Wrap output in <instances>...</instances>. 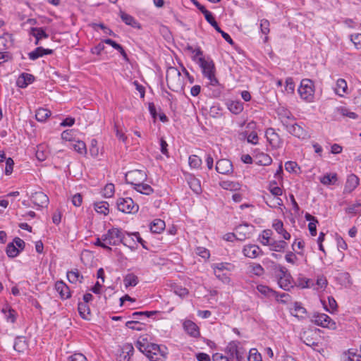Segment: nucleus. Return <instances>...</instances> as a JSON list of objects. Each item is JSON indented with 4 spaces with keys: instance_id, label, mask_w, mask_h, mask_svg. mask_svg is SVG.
Returning <instances> with one entry per match:
<instances>
[{
    "instance_id": "nucleus-25",
    "label": "nucleus",
    "mask_w": 361,
    "mask_h": 361,
    "mask_svg": "<svg viewBox=\"0 0 361 361\" xmlns=\"http://www.w3.org/2000/svg\"><path fill=\"white\" fill-rule=\"evenodd\" d=\"M28 347L27 341L24 336H18L15 339L13 348L15 350L23 353L24 352Z\"/></svg>"
},
{
    "instance_id": "nucleus-30",
    "label": "nucleus",
    "mask_w": 361,
    "mask_h": 361,
    "mask_svg": "<svg viewBox=\"0 0 361 361\" xmlns=\"http://www.w3.org/2000/svg\"><path fill=\"white\" fill-rule=\"evenodd\" d=\"M288 244L284 240H273L269 245L270 250L274 252H283Z\"/></svg>"
},
{
    "instance_id": "nucleus-48",
    "label": "nucleus",
    "mask_w": 361,
    "mask_h": 361,
    "mask_svg": "<svg viewBox=\"0 0 361 361\" xmlns=\"http://www.w3.org/2000/svg\"><path fill=\"white\" fill-rule=\"evenodd\" d=\"M202 164V159L197 155L189 157V165L194 169H199Z\"/></svg>"
},
{
    "instance_id": "nucleus-14",
    "label": "nucleus",
    "mask_w": 361,
    "mask_h": 361,
    "mask_svg": "<svg viewBox=\"0 0 361 361\" xmlns=\"http://www.w3.org/2000/svg\"><path fill=\"white\" fill-rule=\"evenodd\" d=\"M240 342L238 341H233L228 343L227 346L225 348L226 356L229 358L231 361H235V356L239 349Z\"/></svg>"
},
{
    "instance_id": "nucleus-35",
    "label": "nucleus",
    "mask_w": 361,
    "mask_h": 361,
    "mask_svg": "<svg viewBox=\"0 0 361 361\" xmlns=\"http://www.w3.org/2000/svg\"><path fill=\"white\" fill-rule=\"evenodd\" d=\"M67 279L70 283H76L77 281L82 283L83 276L80 274L78 269H75V271L67 272Z\"/></svg>"
},
{
    "instance_id": "nucleus-58",
    "label": "nucleus",
    "mask_w": 361,
    "mask_h": 361,
    "mask_svg": "<svg viewBox=\"0 0 361 361\" xmlns=\"http://www.w3.org/2000/svg\"><path fill=\"white\" fill-rule=\"evenodd\" d=\"M274 230L280 235H281L286 230L283 228V224L282 221L276 219L272 225Z\"/></svg>"
},
{
    "instance_id": "nucleus-64",
    "label": "nucleus",
    "mask_w": 361,
    "mask_h": 361,
    "mask_svg": "<svg viewBox=\"0 0 361 361\" xmlns=\"http://www.w3.org/2000/svg\"><path fill=\"white\" fill-rule=\"evenodd\" d=\"M252 271L256 276H262L264 273V268L259 264H253L252 265Z\"/></svg>"
},
{
    "instance_id": "nucleus-37",
    "label": "nucleus",
    "mask_w": 361,
    "mask_h": 361,
    "mask_svg": "<svg viewBox=\"0 0 361 361\" xmlns=\"http://www.w3.org/2000/svg\"><path fill=\"white\" fill-rule=\"evenodd\" d=\"M94 209L97 213L106 215L109 214V204L106 202H100L94 204Z\"/></svg>"
},
{
    "instance_id": "nucleus-2",
    "label": "nucleus",
    "mask_w": 361,
    "mask_h": 361,
    "mask_svg": "<svg viewBox=\"0 0 361 361\" xmlns=\"http://www.w3.org/2000/svg\"><path fill=\"white\" fill-rule=\"evenodd\" d=\"M146 356L150 361H164L168 354L167 348L156 343H150L145 348Z\"/></svg>"
},
{
    "instance_id": "nucleus-60",
    "label": "nucleus",
    "mask_w": 361,
    "mask_h": 361,
    "mask_svg": "<svg viewBox=\"0 0 361 361\" xmlns=\"http://www.w3.org/2000/svg\"><path fill=\"white\" fill-rule=\"evenodd\" d=\"M104 44H105V43L104 42V40L100 42L99 44H97L96 46H94V47H92L91 49V52L93 54H97V55L101 54L102 52L105 49V45Z\"/></svg>"
},
{
    "instance_id": "nucleus-20",
    "label": "nucleus",
    "mask_w": 361,
    "mask_h": 361,
    "mask_svg": "<svg viewBox=\"0 0 361 361\" xmlns=\"http://www.w3.org/2000/svg\"><path fill=\"white\" fill-rule=\"evenodd\" d=\"M30 34L35 38V44L36 45L39 44L41 39L49 37V35L45 32L43 27H31Z\"/></svg>"
},
{
    "instance_id": "nucleus-6",
    "label": "nucleus",
    "mask_w": 361,
    "mask_h": 361,
    "mask_svg": "<svg viewBox=\"0 0 361 361\" xmlns=\"http://www.w3.org/2000/svg\"><path fill=\"white\" fill-rule=\"evenodd\" d=\"M298 92L302 99L311 101L314 92L313 82L310 79L302 80Z\"/></svg>"
},
{
    "instance_id": "nucleus-31",
    "label": "nucleus",
    "mask_w": 361,
    "mask_h": 361,
    "mask_svg": "<svg viewBox=\"0 0 361 361\" xmlns=\"http://www.w3.org/2000/svg\"><path fill=\"white\" fill-rule=\"evenodd\" d=\"M293 312H291V314L297 317L300 318H305L307 311L305 307L302 306V304L300 302H295L294 303V309Z\"/></svg>"
},
{
    "instance_id": "nucleus-5",
    "label": "nucleus",
    "mask_w": 361,
    "mask_h": 361,
    "mask_svg": "<svg viewBox=\"0 0 361 361\" xmlns=\"http://www.w3.org/2000/svg\"><path fill=\"white\" fill-rule=\"evenodd\" d=\"M147 178L146 172L142 170L130 171L127 172L125 176L126 183L130 184L134 187L146 180Z\"/></svg>"
},
{
    "instance_id": "nucleus-1",
    "label": "nucleus",
    "mask_w": 361,
    "mask_h": 361,
    "mask_svg": "<svg viewBox=\"0 0 361 361\" xmlns=\"http://www.w3.org/2000/svg\"><path fill=\"white\" fill-rule=\"evenodd\" d=\"M185 50L190 53L192 61L199 65L200 68H214V63L213 61L209 56H205L203 54V51L201 50L200 47H197L194 48L190 45H188L185 48Z\"/></svg>"
},
{
    "instance_id": "nucleus-27",
    "label": "nucleus",
    "mask_w": 361,
    "mask_h": 361,
    "mask_svg": "<svg viewBox=\"0 0 361 361\" xmlns=\"http://www.w3.org/2000/svg\"><path fill=\"white\" fill-rule=\"evenodd\" d=\"M257 290L265 297H279V293L277 292L265 285H258L257 286Z\"/></svg>"
},
{
    "instance_id": "nucleus-3",
    "label": "nucleus",
    "mask_w": 361,
    "mask_h": 361,
    "mask_svg": "<svg viewBox=\"0 0 361 361\" xmlns=\"http://www.w3.org/2000/svg\"><path fill=\"white\" fill-rule=\"evenodd\" d=\"M282 123L288 133L302 140L310 137V135L305 126L296 123L290 124L286 121H282Z\"/></svg>"
},
{
    "instance_id": "nucleus-38",
    "label": "nucleus",
    "mask_w": 361,
    "mask_h": 361,
    "mask_svg": "<svg viewBox=\"0 0 361 361\" xmlns=\"http://www.w3.org/2000/svg\"><path fill=\"white\" fill-rule=\"evenodd\" d=\"M73 148L78 154L85 155L87 154L86 145L83 141L78 140L72 145Z\"/></svg>"
},
{
    "instance_id": "nucleus-53",
    "label": "nucleus",
    "mask_w": 361,
    "mask_h": 361,
    "mask_svg": "<svg viewBox=\"0 0 361 361\" xmlns=\"http://www.w3.org/2000/svg\"><path fill=\"white\" fill-rule=\"evenodd\" d=\"M248 361H262L261 354L255 348L250 350V355L247 357Z\"/></svg>"
},
{
    "instance_id": "nucleus-59",
    "label": "nucleus",
    "mask_w": 361,
    "mask_h": 361,
    "mask_svg": "<svg viewBox=\"0 0 361 361\" xmlns=\"http://www.w3.org/2000/svg\"><path fill=\"white\" fill-rule=\"evenodd\" d=\"M173 292L175 294L181 298L185 297L188 295L189 293L187 288L178 286H176L173 288Z\"/></svg>"
},
{
    "instance_id": "nucleus-63",
    "label": "nucleus",
    "mask_w": 361,
    "mask_h": 361,
    "mask_svg": "<svg viewBox=\"0 0 361 361\" xmlns=\"http://www.w3.org/2000/svg\"><path fill=\"white\" fill-rule=\"evenodd\" d=\"M350 40L353 42L357 49L361 48V33L351 35Z\"/></svg>"
},
{
    "instance_id": "nucleus-26",
    "label": "nucleus",
    "mask_w": 361,
    "mask_h": 361,
    "mask_svg": "<svg viewBox=\"0 0 361 361\" xmlns=\"http://www.w3.org/2000/svg\"><path fill=\"white\" fill-rule=\"evenodd\" d=\"M78 310L80 316L86 320L90 319V309L87 304L85 302H79L78 305Z\"/></svg>"
},
{
    "instance_id": "nucleus-4",
    "label": "nucleus",
    "mask_w": 361,
    "mask_h": 361,
    "mask_svg": "<svg viewBox=\"0 0 361 361\" xmlns=\"http://www.w3.org/2000/svg\"><path fill=\"white\" fill-rule=\"evenodd\" d=\"M128 233L123 231L121 228H112L108 230V236H109V245H118L120 243L128 245V239L125 235Z\"/></svg>"
},
{
    "instance_id": "nucleus-52",
    "label": "nucleus",
    "mask_w": 361,
    "mask_h": 361,
    "mask_svg": "<svg viewBox=\"0 0 361 361\" xmlns=\"http://www.w3.org/2000/svg\"><path fill=\"white\" fill-rule=\"evenodd\" d=\"M47 152L45 151L44 147L42 145L37 147V149L36 151V158L40 161H44L47 157Z\"/></svg>"
},
{
    "instance_id": "nucleus-13",
    "label": "nucleus",
    "mask_w": 361,
    "mask_h": 361,
    "mask_svg": "<svg viewBox=\"0 0 361 361\" xmlns=\"http://www.w3.org/2000/svg\"><path fill=\"white\" fill-rule=\"evenodd\" d=\"M231 266V265L230 264L226 263V262H221V263L214 264L213 265V269H214L215 276L219 279H220L221 281H224V279H227V277H226V274L223 273V271L231 270V268H230Z\"/></svg>"
},
{
    "instance_id": "nucleus-24",
    "label": "nucleus",
    "mask_w": 361,
    "mask_h": 361,
    "mask_svg": "<svg viewBox=\"0 0 361 361\" xmlns=\"http://www.w3.org/2000/svg\"><path fill=\"white\" fill-rule=\"evenodd\" d=\"M204 77L209 80V84L212 86L220 85L219 82L216 77V69H202Z\"/></svg>"
},
{
    "instance_id": "nucleus-16",
    "label": "nucleus",
    "mask_w": 361,
    "mask_h": 361,
    "mask_svg": "<svg viewBox=\"0 0 361 361\" xmlns=\"http://www.w3.org/2000/svg\"><path fill=\"white\" fill-rule=\"evenodd\" d=\"M243 252L245 257L250 258H256L259 255L263 254L259 247L256 245H247L244 246Z\"/></svg>"
},
{
    "instance_id": "nucleus-46",
    "label": "nucleus",
    "mask_w": 361,
    "mask_h": 361,
    "mask_svg": "<svg viewBox=\"0 0 361 361\" xmlns=\"http://www.w3.org/2000/svg\"><path fill=\"white\" fill-rule=\"evenodd\" d=\"M338 112L343 116L348 117L352 119H355L357 118V115L353 111H350L348 108L344 106H341L337 109Z\"/></svg>"
},
{
    "instance_id": "nucleus-44",
    "label": "nucleus",
    "mask_w": 361,
    "mask_h": 361,
    "mask_svg": "<svg viewBox=\"0 0 361 361\" xmlns=\"http://www.w3.org/2000/svg\"><path fill=\"white\" fill-rule=\"evenodd\" d=\"M328 302H329V308L327 307V306L325 303V301L322 300V302L324 305V309L329 312H333L334 311L336 310L337 307H338L337 302H336V300L332 296L328 297Z\"/></svg>"
},
{
    "instance_id": "nucleus-29",
    "label": "nucleus",
    "mask_w": 361,
    "mask_h": 361,
    "mask_svg": "<svg viewBox=\"0 0 361 361\" xmlns=\"http://www.w3.org/2000/svg\"><path fill=\"white\" fill-rule=\"evenodd\" d=\"M337 180L336 173H326L320 178V182L325 185H334Z\"/></svg>"
},
{
    "instance_id": "nucleus-40",
    "label": "nucleus",
    "mask_w": 361,
    "mask_h": 361,
    "mask_svg": "<svg viewBox=\"0 0 361 361\" xmlns=\"http://www.w3.org/2000/svg\"><path fill=\"white\" fill-rule=\"evenodd\" d=\"M346 89L347 83L345 80L343 79H338L336 82V87L335 89L336 93L339 96H342L343 94L345 92Z\"/></svg>"
},
{
    "instance_id": "nucleus-28",
    "label": "nucleus",
    "mask_w": 361,
    "mask_h": 361,
    "mask_svg": "<svg viewBox=\"0 0 361 361\" xmlns=\"http://www.w3.org/2000/svg\"><path fill=\"white\" fill-rule=\"evenodd\" d=\"M165 228V222L161 219H154L150 224V230L152 233H159Z\"/></svg>"
},
{
    "instance_id": "nucleus-51",
    "label": "nucleus",
    "mask_w": 361,
    "mask_h": 361,
    "mask_svg": "<svg viewBox=\"0 0 361 361\" xmlns=\"http://www.w3.org/2000/svg\"><path fill=\"white\" fill-rule=\"evenodd\" d=\"M276 183L273 181L269 184V191L270 192L274 195V197H278V196H281L283 193L282 189L280 187L276 186Z\"/></svg>"
},
{
    "instance_id": "nucleus-41",
    "label": "nucleus",
    "mask_w": 361,
    "mask_h": 361,
    "mask_svg": "<svg viewBox=\"0 0 361 361\" xmlns=\"http://www.w3.org/2000/svg\"><path fill=\"white\" fill-rule=\"evenodd\" d=\"M157 312V311L135 312L132 314V317L135 320L142 319V317L149 318L151 316L156 314Z\"/></svg>"
},
{
    "instance_id": "nucleus-42",
    "label": "nucleus",
    "mask_w": 361,
    "mask_h": 361,
    "mask_svg": "<svg viewBox=\"0 0 361 361\" xmlns=\"http://www.w3.org/2000/svg\"><path fill=\"white\" fill-rule=\"evenodd\" d=\"M229 111L234 114H238L243 111V105L238 102H231L228 104Z\"/></svg>"
},
{
    "instance_id": "nucleus-11",
    "label": "nucleus",
    "mask_w": 361,
    "mask_h": 361,
    "mask_svg": "<svg viewBox=\"0 0 361 361\" xmlns=\"http://www.w3.org/2000/svg\"><path fill=\"white\" fill-rule=\"evenodd\" d=\"M252 226L245 223L243 224L238 225L235 228L236 240L243 241L246 238H250L252 233Z\"/></svg>"
},
{
    "instance_id": "nucleus-18",
    "label": "nucleus",
    "mask_w": 361,
    "mask_h": 361,
    "mask_svg": "<svg viewBox=\"0 0 361 361\" xmlns=\"http://www.w3.org/2000/svg\"><path fill=\"white\" fill-rule=\"evenodd\" d=\"M359 185V178L355 174H350L348 176L347 180L344 187V193H350Z\"/></svg>"
},
{
    "instance_id": "nucleus-34",
    "label": "nucleus",
    "mask_w": 361,
    "mask_h": 361,
    "mask_svg": "<svg viewBox=\"0 0 361 361\" xmlns=\"http://www.w3.org/2000/svg\"><path fill=\"white\" fill-rule=\"evenodd\" d=\"M134 189L142 194L149 195L153 193V188L148 184H145L143 182L142 183H139L136 187H134Z\"/></svg>"
},
{
    "instance_id": "nucleus-57",
    "label": "nucleus",
    "mask_w": 361,
    "mask_h": 361,
    "mask_svg": "<svg viewBox=\"0 0 361 361\" xmlns=\"http://www.w3.org/2000/svg\"><path fill=\"white\" fill-rule=\"evenodd\" d=\"M205 13L203 14L205 20L214 27L215 28L217 27L218 23L216 21L214 17L213 16V14L210 11L204 12Z\"/></svg>"
},
{
    "instance_id": "nucleus-32",
    "label": "nucleus",
    "mask_w": 361,
    "mask_h": 361,
    "mask_svg": "<svg viewBox=\"0 0 361 361\" xmlns=\"http://www.w3.org/2000/svg\"><path fill=\"white\" fill-rule=\"evenodd\" d=\"M51 116V111L47 109L39 108L37 110L35 118L38 121H45Z\"/></svg>"
},
{
    "instance_id": "nucleus-47",
    "label": "nucleus",
    "mask_w": 361,
    "mask_h": 361,
    "mask_svg": "<svg viewBox=\"0 0 361 361\" xmlns=\"http://www.w3.org/2000/svg\"><path fill=\"white\" fill-rule=\"evenodd\" d=\"M181 75V72L180 69H167L166 70V80L169 82L170 79H173L177 78L178 80H180V78Z\"/></svg>"
},
{
    "instance_id": "nucleus-62",
    "label": "nucleus",
    "mask_w": 361,
    "mask_h": 361,
    "mask_svg": "<svg viewBox=\"0 0 361 361\" xmlns=\"http://www.w3.org/2000/svg\"><path fill=\"white\" fill-rule=\"evenodd\" d=\"M196 254L204 259H207L210 257L209 251L207 249L202 247H198L196 248Z\"/></svg>"
},
{
    "instance_id": "nucleus-39",
    "label": "nucleus",
    "mask_w": 361,
    "mask_h": 361,
    "mask_svg": "<svg viewBox=\"0 0 361 361\" xmlns=\"http://www.w3.org/2000/svg\"><path fill=\"white\" fill-rule=\"evenodd\" d=\"M188 184L190 185V188L196 194H200L202 192L200 181L197 178L194 177L191 178L188 181Z\"/></svg>"
},
{
    "instance_id": "nucleus-7",
    "label": "nucleus",
    "mask_w": 361,
    "mask_h": 361,
    "mask_svg": "<svg viewBox=\"0 0 361 361\" xmlns=\"http://www.w3.org/2000/svg\"><path fill=\"white\" fill-rule=\"evenodd\" d=\"M118 209L123 213L133 214L138 211L139 207L132 198H119L117 200Z\"/></svg>"
},
{
    "instance_id": "nucleus-12",
    "label": "nucleus",
    "mask_w": 361,
    "mask_h": 361,
    "mask_svg": "<svg viewBox=\"0 0 361 361\" xmlns=\"http://www.w3.org/2000/svg\"><path fill=\"white\" fill-rule=\"evenodd\" d=\"M215 169L219 173L229 174L233 172V164L228 159H219L216 164Z\"/></svg>"
},
{
    "instance_id": "nucleus-22",
    "label": "nucleus",
    "mask_w": 361,
    "mask_h": 361,
    "mask_svg": "<svg viewBox=\"0 0 361 361\" xmlns=\"http://www.w3.org/2000/svg\"><path fill=\"white\" fill-rule=\"evenodd\" d=\"M183 328L188 334L195 338L200 336V331L197 325L190 320H186L184 322Z\"/></svg>"
},
{
    "instance_id": "nucleus-15",
    "label": "nucleus",
    "mask_w": 361,
    "mask_h": 361,
    "mask_svg": "<svg viewBox=\"0 0 361 361\" xmlns=\"http://www.w3.org/2000/svg\"><path fill=\"white\" fill-rule=\"evenodd\" d=\"M32 202L37 206L43 207L47 206L49 197L42 192H36L31 196Z\"/></svg>"
},
{
    "instance_id": "nucleus-43",
    "label": "nucleus",
    "mask_w": 361,
    "mask_h": 361,
    "mask_svg": "<svg viewBox=\"0 0 361 361\" xmlns=\"http://www.w3.org/2000/svg\"><path fill=\"white\" fill-rule=\"evenodd\" d=\"M6 252L8 257L13 258L19 254L20 250L16 247L13 243H9L6 246Z\"/></svg>"
},
{
    "instance_id": "nucleus-45",
    "label": "nucleus",
    "mask_w": 361,
    "mask_h": 361,
    "mask_svg": "<svg viewBox=\"0 0 361 361\" xmlns=\"http://www.w3.org/2000/svg\"><path fill=\"white\" fill-rule=\"evenodd\" d=\"M258 160L257 163L259 165L262 166H268L271 164L272 159L270 156H269L267 154L262 153L260 154L258 157Z\"/></svg>"
},
{
    "instance_id": "nucleus-23",
    "label": "nucleus",
    "mask_w": 361,
    "mask_h": 361,
    "mask_svg": "<svg viewBox=\"0 0 361 361\" xmlns=\"http://www.w3.org/2000/svg\"><path fill=\"white\" fill-rule=\"evenodd\" d=\"M120 17L126 25H130L135 28H140V23L132 16L121 11Z\"/></svg>"
},
{
    "instance_id": "nucleus-61",
    "label": "nucleus",
    "mask_w": 361,
    "mask_h": 361,
    "mask_svg": "<svg viewBox=\"0 0 361 361\" xmlns=\"http://www.w3.org/2000/svg\"><path fill=\"white\" fill-rule=\"evenodd\" d=\"M114 193V185L108 183L104 188V195L105 197H111Z\"/></svg>"
},
{
    "instance_id": "nucleus-8",
    "label": "nucleus",
    "mask_w": 361,
    "mask_h": 361,
    "mask_svg": "<svg viewBox=\"0 0 361 361\" xmlns=\"http://www.w3.org/2000/svg\"><path fill=\"white\" fill-rule=\"evenodd\" d=\"M278 276V284L281 288L285 290H289L291 288L293 287V278L291 275L288 273L285 267H280Z\"/></svg>"
},
{
    "instance_id": "nucleus-56",
    "label": "nucleus",
    "mask_w": 361,
    "mask_h": 361,
    "mask_svg": "<svg viewBox=\"0 0 361 361\" xmlns=\"http://www.w3.org/2000/svg\"><path fill=\"white\" fill-rule=\"evenodd\" d=\"M5 160H6L5 174L8 176V175H11L13 172L14 161L11 157H9L8 159L6 158Z\"/></svg>"
},
{
    "instance_id": "nucleus-33",
    "label": "nucleus",
    "mask_w": 361,
    "mask_h": 361,
    "mask_svg": "<svg viewBox=\"0 0 361 361\" xmlns=\"http://www.w3.org/2000/svg\"><path fill=\"white\" fill-rule=\"evenodd\" d=\"M138 277L134 274H128L123 279V283L126 288L135 286L138 283Z\"/></svg>"
},
{
    "instance_id": "nucleus-21",
    "label": "nucleus",
    "mask_w": 361,
    "mask_h": 361,
    "mask_svg": "<svg viewBox=\"0 0 361 361\" xmlns=\"http://www.w3.org/2000/svg\"><path fill=\"white\" fill-rule=\"evenodd\" d=\"M54 50L51 49H44L42 47H37L35 50L28 54L29 58L31 60H36L39 57L44 55L53 54Z\"/></svg>"
},
{
    "instance_id": "nucleus-55",
    "label": "nucleus",
    "mask_w": 361,
    "mask_h": 361,
    "mask_svg": "<svg viewBox=\"0 0 361 361\" xmlns=\"http://www.w3.org/2000/svg\"><path fill=\"white\" fill-rule=\"evenodd\" d=\"M215 30L216 32H218L219 33H220L222 36V37L228 43L230 44L231 45H233L234 44V42L233 40L232 39V38L231 37V36L225 32L224 30H222L221 29V27L219 26V25H217V27H216L215 28Z\"/></svg>"
},
{
    "instance_id": "nucleus-50",
    "label": "nucleus",
    "mask_w": 361,
    "mask_h": 361,
    "mask_svg": "<svg viewBox=\"0 0 361 361\" xmlns=\"http://www.w3.org/2000/svg\"><path fill=\"white\" fill-rule=\"evenodd\" d=\"M360 207H361V203L359 202H357L355 204H353L346 207L345 209V212L346 214L355 215V214L360 213L358 208Z\"/></svg>"
},
{
    "instance_id": "nucleus-19",
    "label": "nucleus",
    "mask_w": 361,
    "mask_h": 361,
    "mask_svg": "<svg viewBox=\"0 0 361 361\" xmlns=\"http://www.w3.org/2000/svg\"><path fill=\"white\" fill-rule=\"evenodd\" d=\"M55 289L59 293L61 299H68L71 297V291L68 286L62 281L56 282Z\"/></svg>"
},
{
    "instance_id": "nucleus-36",
    "label": "nucleus",
    "mask_w": 361,
    "mask_h": 361,
    "mask_svg": "<svg viewBox=\"0 0 361 361\" xmlns=\"http://www.w3.org/2000/svg\"><path fill=\"white\" fill-rule=\"evenodd\" d=\"M272 231L270 229L264 230L261 235H259L260 243L264 245H269L271 244V235Z\"/></svg>"
},
{
    "instance_id": "nucleus-17",
    "label": "nucleus",
    "mask_w": 361,
    "mask_h": 361,
    "mask_svg": "<svg viewBox=\"0 0 361 361\" xmlns=\"http://www.w3.org/2000/svg\"><path fill=\"white\" fill-rule=\"evenodd\" d=\"M35 77L32 74L23 73L16 80V85L20 88H25L28 85L32 83Z\"/></svg>"
},
{
    "instance_id": "nucleus-10",
    "label": "nucleus",
    "mask_w": 361,
    "mask_h": 361,
    "mask_svg": "<svg viewBox=\"0 0 361 361\" xmlns=\"http://www.w3.org/2000/svg\"><path fill=\"white\" fill-rule=\"evenodd\" d=\"M265 136L272 148H279L282 145V140L275 130L272 128L267 129Z\"/></svg>"
},
{
    "instance_id": "nucleus-49",
    "label": "nucleus",
    "mask_w": 361,
    "mask_h": 361,
    "mask_svg": "<svg viewBox=\"0 0 361 361\" xmlns=\"http://www.w3.org/2000/svg\"><path fill=\"white\" fill-rule=\"evenodd\" d=\"M2 312L5 314V317L8 322H11V323H14L16 322V315H15V310L8 308L7 310V307L2 309Z\"/></svg>"
},
{
    "instance_id": "nucleus-9",
    "label": "nucleus",
    "mask_w": 361,
    "mask_h": 361,
    "mask_svg": "<svg viewBox=\"0 0 361 361\" xmlns=\"http://www.w3.org/2000/svg\"><path fill=\"white\" fill-rule=\"evenodd\" d=\"M313 318L312 321L318 326L331 329L336 328V323L326 314H317Z\"/></svg>"
},
{
    "instance_id": "nucleus-54",
    "label": "nucleus",
    "mask_w": 361,
    "mask_h": 361,
    "mask_svg": "<svg viewBox=\"0 0 361 361\" xmlns=\"http://www.w3.org/2000/svg\"><path fill=\"white\" fill-rule=\"evenodd\" d=\"M268 198L271 200L270 202H269L268 200H267L266 203L270 207L276 208V207L282 204V200L279 197H271V196L268 195Z\"/></svg>"
}]
</instances>
